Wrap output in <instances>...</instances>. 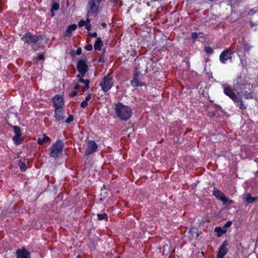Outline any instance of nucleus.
<instances>
[{
  "mask_svg": "<svg viewBox=\"0 0 258 258\" xmlns=\"http://www.w3.org/2000/svg\"><path fill=\"white\" fill-rule=\"evenodd\" d=\"M17 258H30V253L25 248L16 251Z\"/></svg>",
  "mask_w": 258,
  "mask_h": 258,
  "instance_id": "nucleus-13",
  "label": "nucleus"
},
{
  "mask_svg": "<svg viewBox=\"0 0 258 258\" xmlns=\"http://www.w3.org/2000/svg\"><path fill=\"white\" fill-rule=\"evenodd\" d=\"M232 224V222L228 221L224 226L227 228L230 227Z\"/></svg>",
  "mask_w": 258,
  "mask_h": 258,
  "instance_id": "nucleus-30",
  "label": "nucleus"
},
{
  "mask_svg": "<svg viewBox=\"0 0 258 258\" xmlns=\"http://www.w3.org/2000/svg\"><path fill=\"white\" fill-rule=\"evenodd\" d=\"M139 76V74L138 73H136L134 74V78L133 80L131 81V84L133 87H137L142 85L141 82L139 81L138 78Z\"/></svg>",
  "mask_w": 258,
  "mask_h": 258,
  "instance_id": "nucleus-15",
  "label": "nucleus"
},
{
  "mask_svg": "<svg viewBox=\"0 0 258 258\" xmlns=\"http://www.w3.org/2000/svg\"><path fill=\"white\" fill-rule=\"evenodd\" d=\"M61 109V108H55V117L58 120L62 119L63 117Z\"/></svg>",
  "mask_w": 258,
  "mask_h": 258,
  "instance_id": "nucleus-19",
  "label": "nucleus"
},
{
  "mask_svg": "<svg viewBox=\"0 0 258 258\" xmlns=\"http://www.w3.org/2000/svg\"><path fill=\"white\" fill-rule=\"evenodd\" d=\"M59 8V5L57 3H54L53 4L51 9V16L53 17L54 16V11H56Z\"/></svg>",
  "mask_w": 258,
  "mask_h": 258,
  "instance_id": "nucleus-24",
  "label": "nucleus"
},
{
  "mask_svg": "<svg viewBox=\"0 0 258 258\" xmlns=\"http://www.w3.org/2000/svg\"><path fill=\"white\" fill-rule=\"evenodd\" d=\"M158 0H151V2H156V1H158Z\"/></svg>",
  "mask_w": 258,
  "mask_h": 258,
  "instance_id": "nucleus-45",
  "label": "nucleus"
},
{
  "mask_svg": "<svg viewBox=\"0 0 258 258\" xmlns=\"http://www.w3.org/2000/svg\"><path fill=\"white\" fill-rule=\"evenodd\" d=\"M77 92L76 91H74L73 93H72L71 94H70V96L74 97L77 95Z\"/></svg>",
  "mask_w": 258,
  "mask_h": 258,
  "instance_id": "nucleus-38",
  "label": "nucleus"
},
{
  "mask_svg": "<svg viewBox=\"0 0 258 258\" xmlns=\"http://www.w3.org/2000/svg\"><path fill=\"white\" fill-rule=\"evenodd\" d=\"M205 50V51L206 52V53L208 54H211L213 52V49L211 47H206Z\"/></svg>",
  "mask_w": 258,
  "mask_h": 258,
  "instance_id": "nucleus-27",
  "label": "nucleus"
},
{
  "mask_svg": "<svg viewBox=\"0 0 258 258\" xmlns=\"http://www.w3.org/2000/svg\"><path fill=\"white\" fill-rule=\"evenodd\" d=\"M85 27L88 30H90L91 28V25L90 24H86Z\"/></svg>",
  "mask_w": 258,
  "mask_h": 258,
  "instance_id": "nucleus-34",
  "label": "nucleus"
},
{
  "mask_svg": "<svg viewBox=\"0 0 258 258\" xmlns=\"http://www.w3.org/2000/svg\"><path fill=\"white\" fill-rule=\"evenodd\" d=\"M194 232L196 233V231H195V229H193Z\"/></svg>",
  "mask_w": 258,
  "mask_h": 258,
  "instance_id": "nucleus-49",
  "label": "nucleus"
},
{
  "mask_svg": "<svg viewBox=\"0 0 258 258\" xmlns=\"http://www.w3.org/2000/svg\"><path fill=\"white\" fill-rule=\"evenodd\" d=\"M63 142L61 141H58L51 147L50 156L56 158L61 154Z\"/></svg>",
  "mask_w": 258,
  "mask_h": 258,
  "instance_id": "nucleus-3",
  "label": "nucleus"
},
{
  "mask_svg": "<svg viewBox=\"0 0 258 258\" xmlns=\"http://www.w3.org/2000/svg\"><path fill=\"white\" fill-rule=\"evenodd\" d=\"M74 119V117L73 115H70L69 116V117H68V118L66 120V122L67 123H70L71 122H72Z\"/></svg>",
  "mask_w": 258,
  "mask_h": 258,
  "instance_id": "nucleus-28",
  "label": "nucleus"
},
{
  "mask_svg": "<svg viewBox=\"0 0 258 258\" xmlns=\"http://www.w3.org/2000/svg\"><path fill=\"white\" fill-rule=\"evenodd\" d=\"M97 217L99 220H105L107 221L108 216L106 214L103 213L102 214H98Z\"/></svg>",
  "mask_w": 258,
  "mask_h": 258,
  "instance_id": "nucleus-25",
  "label": "nucleus"
},
{
  "mask_svg": "<svg viewBox=\"0 0 258 258\" xmlns=\"http://www.w3.org/2000/svg\"><path fill=\"white\" fill-rule=\"evenodd\" d=\"M100 86L102 90L106 92L108 91L112 86V78L110 75L105 76L100 83Z\"/></svg>",
  "mask_w": 258,
  "mask_h": 258,
  "instance_id": "nucleus-4",
  "label": "nucleus"
},
{
  "mask_svg": "<svg viewBox=\"0 0 258 258\" xmlns=\"http://www.w3.org/2000/svg\"><path fill=\"white\" fill-rule=\"evenodd\" d=\"M22 39L27 43H35L38 40V38L35 36H32L30 33H28L23 36Z\"/></svg>",
  "mask_w": 258,
  "mask_h": 258,
  "instance_id": "nucleus-12",
  "label": "nucleus"
},
{
  "mask_svg": "<svg viewBox=\"0 0 258 258\" xmlns=\"http://www.w3.org/2000/svg\"><path fill=\"white\" fill-rule=\"evenodd\" d=\"M222 229L224 234L226 233L227 231V228L225 227L224 226L223 227H222Z\"/></svg>",
  "mask_w": 258,
  "mask_h": 258,
  "instance_id": "nucleus-39",
  "label": "nucleus"
},
{
  "mask_svg": "<svg viewBox=\"0 0 258 258\" xmlns=\"http://www.w3.org/2000/svg\"><path fill=\"white\" fill-rule=\"evenodd\" d=\"M114 109L117 116L122 120H127L131 116V109L120 102H118L115 105Z\"/></svg>",
  "mask_w": 258,
  "mask_h": 258,
  "instance_id": "nucleus-1",
  "label": "nucleus"
},
{
  "mask_svg": "<svg viewBox=\"0 0 258 258\" xmlns=\"http://www.w3.org/2000/svg\"><path fill=\"white\" fill-rule=\"evenodd\" d=\"M82 49L81 48H78L76 50V54L79 55L81 53Z\"/></svg>",
  "mask_w": 258,
  "mask_h": 258,
  "instance_id": "nucleus-36",
  "label": "nucleus"
},
{
  "mask_svg": "<svg viewBox=\"0 0 258 258\" xmlns=\"http://www.w3.org/2000/svg\"><path fill=\"white\" fill-rule=\"evenodd\" d=\"M101 0H90L87 7V16L93 15L96 16L99 12Z\"/></svg>",
  "mask_w": 258,
  "mask_h": 258,
  "instance_id": "nucleus-2",
  "label": "nucleus"
},
{
  "mask_svg": "<svg viewBox=\"0 0 258 258\" xmlns=\"http://www.w3.org/2000/svg\"><path fill=\"white\" fill-rule=\"evenodd\" d=\"M110 1H111L112 3H115L116 0H110Z\"/></svg>",
  "mask_w": 258,
  "mask_h": 258,
  "instance_id": "nucleus-44",
  "label": "nucleus"
},
{
  "mask_svg": "<svg viewBox=\"0 0 258 258\" xmlns=\"http://www.w3.org/2000/svg\"><path fill=\"white\" fill-rule=\"evenodd\" d=\"M85 25H86V22L84 21H81L79 23H78V26L79 27H81L83 26H84Z\"/></svg>",
  "mask_w": 258,
  "mask_h": 258,
  "instance_id": "nucleus-29",
  "label": "nucleus"
},
{
  "mask_svg": "<svg viewBox=\"0 0 258 258\" xmlns=\"http://www.w3.org/2000/svg\"><path fill=\"white\" fill-rule=\"evenodd\" d=\"M91 36L94 37H96L97 36V33L96 32H94L92 34H91Z\"/></svg>",
  "mask_w": 258,
  "mask_h": 258,
  "instance_id": "nucleus-40",
  "label": "nucleus"
},
{
  "mask_svg": "<svg viewBox=\"0 0 258 258\" xmlns=\"http://www.w3.org/2000/svg\"><path fill=\"white\" fill-rule=\"evenodd\" d=\"M97 145L93 141H89L88 142L87 147L85 152L86 155H89L96 152L97 150Z\"/></svg>",
  "mask_w": 258,
  "mask_h": 258,
  "instance_id": "nucleus-7",
  "label": "nucleus"
},
{
  "mask_svg": "<svg viewBox=\"0 0 258 258\" xmlns=\"http://www.w3.org/2000/svg\"><path fill=\"white\" fill-rule=\"evenodd\" d=\"M227 245V243L226 242H224L222 245L221 246L219 250L217 253L216 258H223L224 255L227 252V250L226 248V246Z\"/></svg>",
  "mask_w": 258,
  "mask_h": 258,
  "instance_id": "nucleus-14",
  "label": "nucleus"
},
{
  "mask_svg": "<svg viewBox=\"0 0 258 258\" xmlns=\"http://www.w3.org/2000/svg\"><path fill=\"white\" fill-rule=\"evenodd\" d=\"M79 88V85H76L75 86V89H78Z\"/></svg>",
  "mask_w": 258,
  "mask_h": 258,
  "instance_id": "nucleus-42",
  "label": "nucleus"
},
{
  "mask_svg": "<svg viewBox=\"0 0 258 258\" xmlns=\"http://www.w3.org/2000/svg\"><path fill=\"white\" fill-rule=\"evenodd\" d=\"M199 236V234L197 233L196 235V237H198Z\"/></svg>",
  "mask_w": 258,
  "mask_h": 258,
  "instance_id": "nucleus-47",
  "label": "nucleus"
},
{
  "mask_svg": "<svg viewBox=\"0 0 258 258\" xmlns=\"http://www.w3.org/2000/svg\"><path fill=\"white\" fill-rule=\"evenodd\" d=\"M78 258H80V257H80V255H78Z\"/></svg>",
  "mask_w": 258,
  "mask_h": 258,
  "instance_id": "nucleus-48",
  "label": "nucleus"
},
{
  "mask_svg": "<svg viewBox=\"0 0 258 258\" xmlns=\"http://www.w3.org/2000/svg\"><path fill=\"white\" fill-rule=\"evenodd\" d=\"M213 194L218 200L222 201L224 205H229L231 204V201L218 189L215 188L214 189Z\"/></svg>",
  "mask_w": 258,
  "mask_h": 258,
  "instance_id": "nucleus-5",
  "label": "nucleus"
},
{
  "mask_svg": "<svg viewBox=\"0 0 258 258\" xmlns=\"http://www.w3.org/2000/svg\"><path fill=\"white\" fill-rule=\"evenodd\" d=\"M19 166L21 171H25L26 169V160L23 159L20 160Z\"/></svg>",
  "mask_w": 258,
  "mask_h": 258,
  "instance_id": "nucleus-21",
  "label": "nucleus"
},
{
  "mask_svg": "<svg viewBox=\"0 0 258 258\" xmlns=\"http://www.w3.org/2000/svg\"><path fill=\"white\" fill-rule=\"evenodd\" d=\"M215 232L217 233V236L218 237L221 236L223 234H224V233L223 232L221 227H216L214 229Z\"/></svg>",
  "mask_w": 258,
  "mask_h": 258,
  "instance_id": "nucleus-23",
  "label": "nucleus"
},
{
  "mask_svg": "<svg viewBox=\"0 0 258 258\" xmlns=\"http://www.w3.org/2000/svg\"><path fill=\"white\" fill-rule=\"evenodd\" d=\"M91 98V95L90 94H89L86 98H85V101L88 102Z\"/></svg>",
  "mask_w": 258,
  "mask_h": 258,
  "instance_id": "nucleus-37",
  "label": "nucleus"
},
{
  "mask_svg": "<svg viewBox=\"0 0 258 258\" xmlns=\"http://www.w3.org/2000/svg\"><path fill=\"white\" fill-rule=\"evenodd\" d=\"M88 66L86 64V61L84 60H80L78 61L77 64V68L78 71L84 76L87 71Z\"/></svg>",
  "mask_w": 258,
  "mask_h": 258,
  "instance_id": "nucleus-9",
  "label": "nucleus"
},
{
  "mask_svg": "<svg viewBox=\"0 0 258 258\" xmlns=\"http://www.w3.org/2000/svg\"><path fill=\"white\" fill-rule=\"evenodd\" d=\"M198 36V35L197 33H192L191 35L192 38L194 39H195L196 38H197Z\"/></svg>",
  "mask_w": 258,
  "mask_h": 258,
  "instance_id": "nucleus-35",
  "label": "nucleus"
},
{
  "mask_svg": "<svg viewBox=\"0 0 258 258\" xmlns=\"http://www.w3.org/2000/svg\"><path fill=\"white\" fill-rule=\"evenodd\" d=\"M102 58H103V56H102L100 58V59H99V61H102V60H102Z\"/></svg>",
  "mask_w": 258,
  "mask_h": 258,
  "instance_id": "nucleus-46",
  "label": "nucleus"
},
{
  "mask_svg": "<svg viewBox=\"0 0 258 258\" xmlns=\"http://www.w3.org/2000/svg\"><path fill=\"white\" fill-rule=\"evenodd\" d=\"M87 105H88V103L85 100L82 101L81 104V106L82 107H86L87 106Z\"/></svg>",
  "mask_w": 258,
  "mask_h": 258,
  "instance_id": "nucleus-31",
  "label": "nucleus"
},
{
  "mask_svg": "<svg viewBox=\"0 0 258 258\" xmlns=\"http://www.w3.org/2000/svg\"><path fill=\"white\" fill-rule=\"evenodd\" d=\"M76 28L77 25L76 24L70 25L66 30L65 36H70L72 32L75 30Z\"/></svg>",
  "mask_w": 258,
  "mask_h": 258,
  "instance_id": "nucleus-17",
  "label": "nucleus"
},
{
  "mask_svg": "<svg viewBox=\"0 0 258 258\" xmlns=\"http://www.w3.org/2000/svg\"><path fill=\"white\" fill-rule=\"evenodd\" d=\"M13 127L15 133V135L13 137V140L15 144H20L22 140L20 128L17 126H15Z\"/></svg>",
  "mask_w": 258,
  "mask_h": 258,
  "instance_id": "nucleus-8",
  "label": "nucleus"
},
{
  "mask_svg": "<svg viewBox=\"0 0 258 258\" xmlns=\"http://www.w3.org/2000/svg\"><path fill=\"white\" fill-rule=\"evenodd\" d=\"M101 25H102L103 27H106V23H102L101 24Z\"/></svg>",
  "mask_w": 258,
  "mask_h": 258,
  "instance_id": "nucleus-43",
  "label": "nucleus"
},
{
  "mask_svg": "<svg viewBox=\"0 0 258 258\" xmlns=\"http://www.w3.org/2000/svg\"><path fill=\"white\" fill-rule=\"evenodd\" d=\"M194 232L196 233V231H195V229H193Z\"/></svg>",
  "mask_w": 258,
  "mask_h": 258,
  "instance_id": "nucleus-50",
  "label": "nucleus"
},
{
  "mask_svg": "<svg viewBox=\"0 0 258 258\" xmlns=\"http://www.w3.org/2000/svg\"><path fill=\"white\" fill-rule=\"evenodd\" d=\"M103 45L102 41L100 38H97L94 44V49L97 50H100Z\"/></svg>",
  "mask_w": 258,
  "mask_h": 258,
  "instance_id": "nucleus-18",
  "label": "nucleus"
},
{
  "mask_svg": "<svg viewBox=\"0 0 258 258\" xmlns=\"http://www.w3.org/2000/svg\"><path fill=\"white\" fill-rule=\"evenodd\" d=\"M50 140V138L46 136L45 135H43L42 138H39L38 139V144L42 145L46 142H48Z\"/></svg>",
  "mask_w": 258,
  "mask_h": 258,
  "instance_id": "nucleus-20",
  "label": "nucleus"
},
{
  "mask_svg": "<svg viewBox=\"0 0 258 258\" xmlns=\"http://www.w3.org/2000/svg\"><path fill=\"white\" fill-rule=\"evenodd\" d=\"M85 48L87 50L90 51L92 49V46L90 44L87 45Z\"/></svg>",
  "mask_w": 258,
  "mask_h": 258,
  "instance_id": "nucleus-32",
  "label": "nucleus"
},
{
  "mask_svg": "<svg viewBox=\"0 0 258 258\" xmlns=\"http://www.w3.org/2000/svg\"><path fill=\"white\" fill-rule=\"evenodd\" d=\"M44 55L43 54H40L38 55V57H37V59L38 60H42L44 59Z\"/></svg>",
  "mask_w": 258,
  "mask_h": 258,
  "instance_id": "nucleus-33",
  "label": "nucleus"
},
{
  "mask_svg": "<svg viewBox=\"0 0 258 258\" xmlns=\"http://www.w3.org/2000/svg\"><path fill=\"white\" fill-rule=\"evenodd\" d=\"M224 93L229 97L233 101L236 102L238 100V97L235 93L232 91L230 86L227 84L223 85Z\"/></svg>",
  "mask_w": 258,
  "mask_h": 258,
  "instance_id": "nucleus-6",
  "label": "nucleus"
},
{
  "mask_svg": "<svg viewBox=\"0 0 258 258\" xmlns=\"http://www.w3.org/2000/svg\"><path fill=\"white\" fill-rule=\"evenodd\" d=\"M53 101L55 108H62L64 105L62 97L60 95H55L53 99Z\"/></svg>",
  "mask_w": 258,
  "mask_h": 258,
  "instance_id": "nucleus-10",
  "label": "nucleus"
},
{
  "mask_svg": "<svg viewBox=\"0 0 258 258\" xmlns=\"http://www.w3.org/2000/svg\"><path fill=\"white\" fill-rule=\"evenodd\" d=\"M236 102L237 103V104L239 106V107H240V108L244 109L245 108L244 105L242 103L241 99H240L239 98H238V100Z\"/></svg>",
  "mask_w": 258,
  "mask_h": 258,
  "instance_id": "nucleus-26",
  "label": "nucleus"
},
{
  "mask_svg": "<svg viewBox=\"0 0 258 258\" xmlns=\"http://www.w3.org/2000/svg\"><path fill=\"white\" fill-rule=\"evenodd\" d=\"M257 200L256 197H252L249 194L246 195L245 201L247 203H252Z\"/></svg>",
  "mask_w": 258,
  "mask_h": 258,
  "instance_id": "nucleus-22",
  "label": "nucleus"
},
{
  "mask_svg": "<svg viewBox=\"0 0 258 258\" xmlns=\"http://www.w3.org/2000/svg\"><path fill=\"white\" fill-rule=\"evenodd\" d=\"M232 52L229 50L224 51L220 55V60L222 63H226L228 60L231 59Z\"/></svg>",
  "mask_w": 258,
  "mask_h": 258,
  "instance_id": "nucleus-11",
  "label": "nucleus"
},
{
  "mask_svg": "<svg viewBox=\"0 0 258 258\" xmlns=\"http://www.w3.org/2000/svg\"><path fill=\"white\" fill-rule=\"evenodd\" d=\"M84 76H82V74L81 75H78L77 76V77L79 79V81L83 83H84L85 85V87H84V88H83V91H85L86 90H87L89 87V81L88 80H84L82 77H83Z\"/></svg>",
  "mask_w": 258,
  "mask_h": 258,
  "instance_id": "nucleus-16",
  "label": "nucleus"
},
{
  "mask_svg": "<svg viewBox=\"0 0 258 258\" xmlns=\"http://www.w3.org/2000/svg\"><path fill=\"white\" fill-rule=\"evenodd\" d=\"M90 19L87 18L86 22V24H90Z\"/></svg>",
  "mask_w": 258,
  "mask_h": 258,
  "instance_id": "nucleus-41",
  "label": "nucleus"
}]
</instances>
